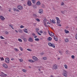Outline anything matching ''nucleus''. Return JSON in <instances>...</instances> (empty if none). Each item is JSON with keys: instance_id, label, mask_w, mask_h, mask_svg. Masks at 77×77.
Listing matches in <instances>:
<instances>
[{"instance_id": "f257e3e1", "label": "nucleus", "mask_w": 77, "mask_h": 77, "mask_svg": "<svg viewBox=\"0 0 77 77\" xmlns=\"http://www.w3.org/2000/svg\"><path fill=\"white\" fill-rule=\"evenodd\" d=\"M48 45L50 47H53V48H55V45H54V44H52L51 43V42H48Z\"/></svg>"}, {"instance_id": "f03ea898", "label": "nucleus", "mask_w": 77, "mask_h": 77, "mask_svg": "<svg viewBox=\"0 0 77 77\" xmlns=\"http://www.w3.org/2000/svg\"><path fill=\"white\" fill-rule=\"evenodd\" d=\"M58 68V66H57L56 64H54L53 66V69H57Z\"/></svg>"}, {"instance_id": "7ed1b4c3", "label": "nucleus", "mask_w": 77, "mask_h": 77, "mask_svg": "<svg viewBox=\"0 0 77 77\" xmlns=\"http://www.w3.org/2000/svg\"><path fill=\"white\" fill-rule=\"evenodd\" d=\"M2 66L5 69H8V65L6 63L3 64L2 65Z\"/></svg>"}, {"instance_id": "20e7f679", "label": "nucleus", "mask_w": 77, "mask_h": 77, "mask_svg": "<svg viewBox=\"0 0 77 77\" xmlns=\"http://www.w3.org/2000/svg\"><path fill=\"white\" fill-rule=\"evenodd\" d=\"M5 61L7 63H9L10 62L9 58L8 57H6L5 59Z\"/></svg>"}, {"instance_id": "39448f33", "label": "nucleus", "mask_w": 77, "mask_h": 77, "mask_svg": "<svg viewBox=\"0 0 77 77\" xmlns=\"http://www.w3.org/2000/svg\"><path fill=\"white\" fill-rule=\"evenodd\" d=\"M63 75L65 77H67V76H68V75H67V72L65 70L63 71Z\"/></svg>"}, {"instance_id": "423d86ee", "label": "nucleus", "mask_w": 77, "mask_h": 77, "mask_svg": "<svg viewBox=\"0 0 77 77\" xmlns=\"http://www.w3.org/2000/svg\"><path fill=\"white\" fill-rule=\"evenodd\" d=\"M17 8L18 9L20 10V11H21V10H23V7L20 5H18Z\"/></svg>"}, {"instance_id": "0eeeda50", "label": "nucleus", "mask_w": 77, "mask_h": 77, "mask_svg": "<svg viewBox=\"0 0 77 77\" xmlns=\"http://www.w3.org/2000/svg\"><path fill=\"white\" fill-rule=\"evenodd\" d=\"M32 59L34 60L35 61H38V58L35 56L32 57Z\"/></svg>"}, {"instance_id": "6e6552de", "label": "nucleus", "mask_w": 77, "mask_h": 77, "mask_svg": "<svg viewBox=\"0 0 77 77\" xmlns=\"http://www.w3.org/2000/svg\"><path fill=\"white\" fill-rule=\"evenodd\" d=\"M56 19L57 20V24H60V20H59V18H58V17H56Z\"/></svg>"}, {"instance_id": "1a4fd4ad", "label": "nucleus", "mask_w": 77, "mask_h": 77, "mask_svg": "<svg viewBox=\"0 0 77 77\" xmlns=\"http://www.w3.org/2000/svg\"><path fill=\"white\" fill-rule=\"evenodd\" d=\"M27 5L28 6H32V3H31V2H30V1H28Z\"/></svg>"}, {"instance_id": "9d476101", "label": "nucleus", "mask_w": 77, "mask_h": 77, "mask_svg": "<svg viewBox=\"0 0 77 77\" xmlns=\"http://www.w3.org/2000/svg\"><path fill=\"white\" fill-rule=\"evenodd\" d=\"M28 41L29 42H33V39L31 37H30L28 39Z\"/></svg>"}, {"instance_id": "9b49d317", "label": "nucleus", "mask_w": 77, "mask_h": 77, "mask_svg": "<svg viewBox=\"0 0 77 77\" xmlns=\"http://www.w3.org/2000/svg\"><path fill=\"white\" fill-rule=\"evenodd\" d=\"M38 13L40 14H42L43 13V10L42 9H40L39 10Z\"/></svg>"}, {"instance_id": "f8f14e48", "label": "nucleus", "mask_w": 77, "mask_h": 77, "mask_svg": "<svg viewBox=\"0 0 77 77\" xmlns=\"http://www.w3.org/2000/svg\"><path fill=\"white\" fill-rule=\"evenodd\" d=\"M0 18L2 21H4L5 20V18L3 17V16H1L0 17Z\"/></svg>"}, {"instance_id": "ddd939ff", "label": "nucleus", "mask_w": 77, "mask_h": 77, "mask_svg": "<svg viewBox=\"0 0 77 77\" xmlns=\"http://www.w3.org/2000/svg\"><path fill=\"white\" fill-rule=\"evenodd\" d=\"M2 74L1 76H2V77H6L7 76V74H6L3 73V72H2Z\"/></svg>"}, {"instance_id": "4468645a", "label": "nucleus", "mask_w": 77, "mask_h": 77, "mask_svg": "<svg viewBox=\"0 0 77 77\" xmlns=\"http://www.w3.org/2000/svg\"><path fill=\"white\" fill-rule=\"evenodd\" d=\"M64 41H65V42H66V43L69 42V39H68V38H66L64 39Z\"/></svg>"}, {"instance_id": "2eb2a0df", "label": "nucleus", "mask_w": 77, "mask_h": 77, "mask_svg": "<svg viewBox=\"0 0 77 77\" xmlns=\"http://www.w3.org/2000/svg\"><path fill=\"white\" fill-rule=\"evenodd\" d=\"M54 38L55 41H57L58 39H57V37L56 36H54Z\"/></svg>"}, {"instance_id": "dca6fc26", "label": "nucleus", "mask_w": 77, "mask_h": 77, "mask_svg": "<svg viewBox=\"0 0 77 77\" xmlns=\"http://www.w3.org/2000/svg\"><path fill=\"white\" fill-rule=\"evenodd\" d=\"M28 61L29 62H31V63H33L34 62H35V61L32 60H29Z\"/></svg>"}, {"instance_id": "f3484780", "label": "nucleus", "mask_w": 77, "mask_h": 77, "mask_svg": "<svg viewBox=\"0 0 77 77\" xmlns=\"http://www.w3.org/2000/svg\"><path fill=\"white\" fill-rule=\"evenodd\" d=\"M28 30L26 29H25L23 30V31L25 33H28V31H27Z\"/></svg>"}, {"instance_id": "a211bd4d", "label": "nucleus", "mask_w": 77, "mask_h": 77, "mask_svg": "<svg viewBox=\"0 0 77 77\" xmlns=\"http://www.w3.org/2000/svg\"><path fill=\"white\" fill-rule=\"evenodd\" d=\"M52 39V38H51V37H48V40L49 41H51Z\"/></svg>"}, {"instance_id": "6ab92c4d", "label": "nucleus", "mask_w": 77, "mask_h": 77, "mask_svg": "<svg viewBox=\"0 0 77 77\" xmlns=\"http://www.w3.org/2000/svg\"><path fill=\"white\" fill-rule=\"evenodd\" d=\"M33 16L34 17V18H38V16L36 15L35 14H33Z\"/></svg>"}, {"instance_id": "aec40b11", "label": "nucleus", "mask_w": 77, "mask_h": 77, "mask_svg": "<svg viewBox=\"0 0 77 77\" xmlns=\"http://www.w3.org/2000/svg\"><path fill=\"white\" fill-rule=\"evenodd\" d=\"M36 5H41V2L39 1H38L36 3Z\"/></svg>"}, {"instance_id": "412c9836", "label": "nucleus", "mask_w": 77, "mask_h": 77, "mask_svg": "<svg viewBox=\"0 0 77 77\" xmlns=\"http://www.w3.org/2000/svg\"><path fill=\"white\" fill-rule=\"evenodd\" d=\"M64 32H65V33H66V34L68 33H69V31H68L66 29L64 30Z\"/></svg>"}, {"instance_id": "4be33fe9", "label": "nucleus", "mask_w": 77, "mask_h": 77, "mask_svg": "<svg viewBox=\"0 0 77 77\" xmlns=\"http://www.w3.org/2000/svg\"><path fill=\"white\" fill-rule=\"evenodd\" d=\"M64 66V68H65L66 69H68V66H67V65L65 64Z\"/></svg>"}, {"instance_id": "5701e85b", "label": "nucleus", "mask_w": 77, "mask_h": 77, "mask_svg": "<svg viewBox=\"0 0 77 77\" xmlns=\"http://www.w3.org/2000/svg\"><path fill=\"white\" fill-rule=\"evenodd\" d=\"M35 40L36 41H39V39L38 38H35Z\"/></svg>"}, {"instance_id": "b1692460", "label": "nucleus", "mask_w": 77, "mask_h": 77, "mask_svg": "<svg viewBox=\"0 0 77 77\" xmlns=\"http://www.w3.org/2000/svg\"><path fill=\"white\" fill-rule=\"evenodd\" d=\"M22 71L23 72H27V70L26 69H22Z\"/></svg>"}, {"instance_id": "393cba45", "label": "nucleus", "mask_w": 77, "mask_h": 77, "mask_svg": "<svg viewBox=\"0 0 77 77\" xmlns=\"http://www.w3.org/2000/svg\"><path fill=\"white\" fill-rule=\"evenodd\" d=\"M33 3L35 4L36 3V0H31Z\"/></svg>"}, {"instance_id": "a878e982", "label": "nucleus", "mask_w": 77, "mask_h": 77, "mask_svg": "<svg viewBox=\"0 0 77 77\" xmlns=\"http://www.w3.org/2000/svg\"><path fill=\"white\" fill-rule=\"evenodd\" d=\"M51 36H54V33H53V32H51Z\"/></svg>"}, {"instance_id": "bb28decb", "label": "nucleus", "mask_w": 77, "mask_h": 77, "mask_svg": "<svg viewBox=\"0 0 77 77\" xmlns=\"http://www.w3.org/2000/svg\"><path fill=\"white\" fill-rule=\"evenodd\" d=\"M35 30H36V32H37H37H38V31H39V29L38 28H37L35 29Z\"/></svg>"}, {"instance_id": "cd10ccee", "label": "nucleus", "mask_w": 77, "mask_h": 77, "mask_svg": "<svg viewBox=\"0 0 77 77\" xmlns=\"http://www.w3.org/2000/svg\"><path fill=\"white\" fill-rule=\"evenodd\" d=\"M35 20L37 21H38V22H40V20L38 18L35 19Z\"/></svg>"}, {"instance_id": "c85d7f7f", "label": "nucleus", "mask_w": 77, "mask_h": 77, "mask_svg": "<svg viewBox=\"0 0 77 77\" xmlns=\"http://www.w3.org/2000/svg\"><path fill=\"white\" fill-rule=\"evenodd\" d=\"M18 41L19 42H23V41H22V40H21V39L20 38H19L18 39Z\"/></svg>"}, {"instance_id": "c756f323", "label": "nucleus", "mask_w": 77, "mask_h": 77, "mask_svg": "<svg viewBox=\"0 0 77 77\" xmlns=\"http://www.w3.org/2000/svg\"><path fill=\"white\" fill-rule=\"evenodd\" d=\"M27 50L29 51H32V49H30L29 48L27 49Z\"/></svg>"}, {"instance_id": "7c9ffc66", "label": "nucleus", "mask_w": 77, "mask_h": 77, "mask_svg": "<svg viewBox=\"0 0 77 77\" xmlns=\"http://www.w3.org/2000/svg\"><path fill=\"white\" fill-rule=\"evenodd\" d=\"M18 31L19 32H20V33H23V31H22V30L19 29Z\"/></svg>"}, {"instance_id": "2f4dec72", "label": "nucleus", "mask_w": 77, "mask_h": 77, "mask_svg": "<svg viewBox=\"0 0 77 77\" xmlns=\"http://www.w3.org/2000/svg\"><path fill=\"white\" fill-rule=\"evenodd\" d=\"M20 50H21V51H23V48L22 47H20Z\"/></svg>"}, {"instance_id": "473e14b6", "label": "nucleus", "mask_w": 77, "mask_h": 77, "mask_svg": "<svg viewBox=\"0 0 77 77\" xmlns=\"http://www.w3.org/2000/svg\"><path fill=\"white\" fill-rule=\"evenodd\" d=\"M33 8H34V9H36V8H37L36 7V5H33Z\"/></svg>"}, {"instance_id": "72a5a7b5", "label": "nucleus", "mask_w": 77, "mask_h": 77, "mask_svg": "<svg viewBox=\"0 0 77 77\" xmlns=\"http://www.w3.org/2000/svg\"><path fill=\"white\" fill-rule=\"evenodd\" d=\"M52 23H54V24H55L56 23V22H55V21H54V20H52Z\"/></svg>"}, {"instance_id": "f704fd0d", "label": "nucleus", "mask_w": 77, "mask_h": 77, "mask_svg": "<svg viewBox=\"0 0 77 77\" xmlns=\"http://www.w3.org/2000/svg\"><path fill=\"white\" fill-rule=\"evenodd\" d=\"M19 60L20 62H22L23 60V59L22 58H20L19 59Z\"/></svg>"}, {"instance_id": "c9c22d12", "label": "nucleus", "mask_w": 77, "mask_h": 77, "mask_svg": "<svg viewBox=\"0 0 77 77\" xmlns=\"http://www.w3.org/2000/svg\"><path fill=\"white\" fill-rule=\"evenodd\" d=\"M0 38L2 39H5V38L2 36H0Z\"/></svg>"}, {"instance_id": "e433bc0d", "label": "nucleus", "mask_w": 77, "mask_h": 77, "mask_svg": "<svg viewBox=\"0 0 77 77\" xmlns=\"http://www.w3.org/2000/svg\"><path fill=\"white\" fill-rule=\"evenodd\" d=\"M9 26L10 27H11V28H12V29L14 30V28H13L12 25H9Z\"/></svg>"}, {"instance_id": "4c0bfd02", "label": "nucleus", "mask_w": 77, "mask_h": 77, "mask_svg": "<svg viewBox=\"0 0 77 77\" xmlns=\"http://www.w3.org/2000/svg\"><path fill=\"white\" fill-rule=\"evenodd\" d=\"M0 59L1 60H4V58L3 57H0Z\"/></svg>"}, {"instance_id": "58836bf2", "label": "nucleus", "mask_w": 77, "mask_h": 77, "mask_svg": "<svg viewBox=\"0 0 77 77\" xmlns=\"http://www.w3.org/2000/svg\"><path fill=\"white\" fill-rule=\"evenodd\" d=\"M14 50L16 51H19L18 49H17V48H14Z\"/></svg>"}, {"instance_id": "ea45409f", "label": "nucleus", "mask_w": 77, "mask_h": 77, "mask_svg": "<svg viewBox=\"0 0 77 77\" xmlns=\"http://www.w3.org/2000/svg\"><path fill=\"white\" fill-rule=\"evenodd\" d=\"M43 60H47V58L46 57H43Z\"/></svg>"}, {"instance_id": "a19ab883", "label": "nucleus", "mask_w": 77, "mask_h": 77, "mask_svg": "<svg viewBox=\"0 0 77 77\" xmlns=\"http://www.w3.org/2000/svg\"><path fill=\"white\" fill-rule=\"evenodd\" d=\"M71 57H72V59H74V58L75 57V56H74V55H72Z\"/></svg>"}, {"instance_id": "79ce46f5", "label": "nucleus", "mask_w": 77, "mask_h": 77, "mask_svg": "<svg viewBox=\"0 0 77 77\" xmlns=\"http://www.w3.org/2000/svg\"><path fill=\"white\" fill-rule=\"evenodd\" d=\"M23 40L25 42H27V39H26V38H24Z\"/></svg>"}, {"instance_id": "37998d69", "label": "nucleus", "mask_w": 77, "mask_h": 77, "mask_svg": "<svg viewBox=\"0 0 77 77\" xmlns=\"http://www.w3.org/2000/svg\"><path fill=\"white\" fill-rule=\"evenodd\" d=\"M64 3L63 2H61V6H63L64 5Z\"/></svg>"}, {"instance_id": "c03bdc74", "label": "nucleus", "mask_w": 77, "mask_h": 77, "mask_svg": "<svg viewBox=\"0 0 77 77\" xmlns=\"http://www.w3.org/2000/svg\"><path fill=\"white\" fill-rule=\"evenodd\" d=\"M61 13H62V14H65V11H61Z\"/></svg>"}, {"instance_id": "a18cd8bd", "label": "nucleus", "mask_w": 77, "mask_h": 77, "mask_svg": "<svg viewBox=\"0 0 77 77\" xmlns=\"http://www.w3.org/2000/svg\"><path fill=\"white\" fill-rule=\"evenodd\" d=\"M37 33L39 35H40V36H41V33H39V32H38Z\"/></svg>"}, {"instance_id": "49530a36", "label": "nucleus", "mask_w": 77, "mask_h": 77, "mask_svg": "<svg viewBox=\"0 0 77 77\" xmlns=\"http://www.w3.org/2000/svg\"><path fill=\"white\" fill-rule=\"evenodd\" d=\"M17 9H16L15 8H13V11H16V10H17Z\"/></svg>"}, {"instance_id": "de8ad7c7", "label": "nucleus", "mask_w": 77, "mask_h": 77, "mask_svg": "<svg viewBox=\"0 0 77 77\" xmlns=\"http://www.w3.org/2000/svg\"><path fill=\"white\" fill-rule=\"evenodd\" d=\"M38 68H40V69L43 68V67H41V66H38Z\"/></svg>"}, {"instance_id": "09e8293b", "label": "nucleus", "mask_w": 77, "mask_h": 77, "mask_svg": "<svg viewBox=\"0 0 77 77\" xmlns=\"http://www.w3.org/2000/svg\"><path fill=\"white\" fill-rule=\"evenodd\" d=\"M20 28H21V29H22V28H24V26L21 25L20 27Z\"/></svg>"}, {"instance_id": "8fccbe9b", "label": "nucleus", "mask_w": 77, "mask_h": 77, "mask_svg": "<svg viewBox=\"0 0 77 77\" xmlns=\"http://www.w3.org/2000/svg\"><path fill=\"white\" fill-rule=\"evenodd\" d=\"M5 33L6 34H7V35H8L9 32H8V31H6L5 32Z\"/></svg>"}, {"instance_id": "3c124183", "label": "nucleus", "mask_w": 77, "mask_h": 77, "mask_svg": "<svg viewBox=\"0 0 77 77\" xmlns=\"http://www.w3.org/2000/svg\"><path fill=\"white\" fill-rule=\"evenodd\" d=\"M44 35H47V32H44Z\"/></svg>"}, {"instance_id": "603ef678", "label": "nucleus", "mask_w": 77, "mask_h": 77, "mask_svg": "<svg viewBox=\"0 0 77 77\" xmlns=\"http://www.w3.org/2000/svg\"><path fill=\"white\" fill-rule=\"evenodd\" d=\"M39 32H40V33H43V32H42V31H41V30L40 31H39Z\"/></svg>"}, {"instance_id": "864d4df0", "label": "nucleus", "mask_w": 77, "mask_h": 77, "mask_svg": "<svg viewBox=\"0 0 77 77\" xmlns=\"http://www.w3.org/2000/svg\"><path fill=\"white\" fill-rule=\"evenodd\" d=\"M48 33L49 35H50V36H51V34H50V31H48Z\"/></svg>"}, {"instance_id": "5fc2aeb1", "label": "nucleus", "mask_w": 77, "mask_h": 77, "mask_svg": "<svg viewBox=\"0 0 77 77\" xmlns=\"http://www.w3.org/2000/svg\"><path fill=\"white\" fill-rule=\"evenodd\" d=\"M16 11H17V12H20V11L17 9H16Z\"/></svg>"}, {"instance_id": "6e6d98bb", "label": "nucleus", "mask_w": 77, "mask_h": 77, "mask_svg": "<svg viewBox=\"0 0 77 77\" xmlns=\"http://www.w3.org/2000/svg\"><path fill=\"white\" fill-rule=\"evenodd\" d=\"M32 36H35V34L34 33H33L32 34Z\"/></svg>"}, {"instance_id": "4d7b16f0", "label": "nucleus", "mask_w": 77, "mask_h": 77, "mask_svg": "<svg viewBox=\"0 0 77 77\" xmlns=\"http://www.w3.org/2000/svg\"><path fill=\"white\" fill-rule=\"evenodd\" d=\"M37 37L36 36H34V38H37Z\"/></svg>"}, {"instance_id": "13d9d810", "label": "nucleus", "mask_w": 77, "mask_h": 77, "mask_svg": "<svg viewBox=\"0 0 77 77\" xmlns=\"http://www.w3.org/2000/svg\"><path fill=\"white\" fill-rule=\"evenodd\" d=\"M11 60H14V59L13 58H11Z\"/></svg>"}, {"instance_id": "bf43d9fd", "label": "nucleus", "mask_w": 77, "mask_h": 77, "mask_svg": "<svg viewBox=\"0 0 77 77\" xmlns=\"http://www.w3.org/2000/svg\"><path fill=\"white\" fill-rule=\"evenodd\" d=\"M45 27H47V24H46V23H45Z\"/></svg>"}, {"instance_id": "052dcab7", "label": "nucleus", "mask_w": 77, "mask_h": 77, "mask_svg": "<svg viewBox=\"0 0 77 77\" xmlns=\"http://www.w3.org/2000/svg\"><path fill=\"white\" fill-rule=\"evenodd\" d=\"M15 31L16 32V33H18V32L17 30H15Z\"/></svg>"}, {"instance_id": "680f3d73", "label": "nucleus", "mask_w": 77, "mask_h": 77, "mask_svg": "<svg viewBox=\"0 0 77 77\" xmlns=\"http://www.w3.org/2000/svg\"><path fill=\"white\" fill-rule=\"evenodd\" d=\"M44 53H41V55H44Z\"/></svg>"}, {"instance_id": "e2e57ef3", "label": "nucleus", "mask_w": 77, "mask_h": 77, "mask_svg": "<svg viewBox=\"0 0 77 77\" xmlns=\"http://www.w3.org/2000/svg\"><path fill=\"white\" fill-rule=\"evenodd\" d=\"M44 7H45L44 5H43L42 6V8H44Z\"/></svg>"}, {"instance_id": "0e129e2a", "label": "nucleus", "mask_w": 77, "mask_h": 77, "mask_svg": "<svg viewBox=\"0 0 77 77\" xmlns=\"http://www.w3.org/2000/svg\"><path fill=\"white\" fill-rule=\"evenodd\" d=\"M75 20H77V16H76L75 17Z\"/></svg>"}, {"instance_id": "69168bd1", "label": "nucleus", "mask_w": 77, "mask_h": 77, "mask_svg": "<svg viewBox=\"0 0 77 77\" xmlns=\"http://www.w3.org/2000/svg\"><path fill=\"white\" fill-rule=\"evenodd\" d=\"M60 58H58V60H60Z\"/></svg>"}, {"instance_id": "338daca9", "label": "nucleus", "mask_w": 77, "mask_h": 77, "mask_svg": "<svg viewBox=\"0 0 77 77\" xmlns=\"http://www.w3.org/2000/svg\"><path fill=\"white\" fill-rule=\"evenodd\" d=\"M47 24H50V23H49V22H47Z\"/></svg>"}, {"instance_id": "774afa93", "label": "nucleus", "mask_w": 77, "mask_h": 77, "mask_svg": "<svg viewBox=\"0 0 77 77\" xmlns=\"http://www.w3.org/2000/svg\"><path fill=\"white\" fill-rule=\"evenodd\" d=\"M51 77H53V75H51Z\"/></svg>"}]
</instances>
